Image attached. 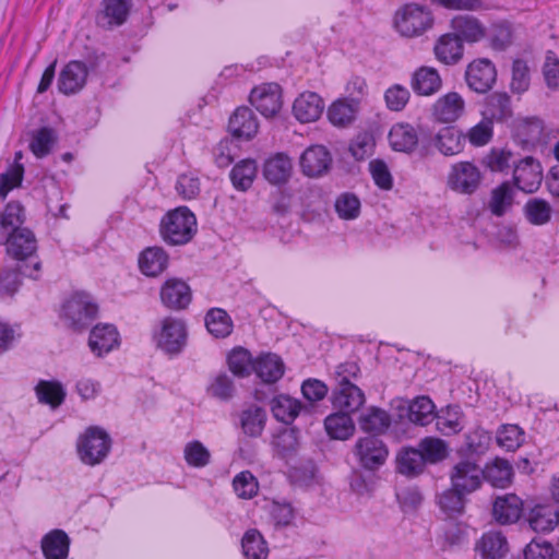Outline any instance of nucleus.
<instances>
[{"instance_id":"1","label":"nucleus","mask_w":559,"mask_h":559,"mask_svg":"<svg viewBox=\"0 0 559 559\" xmlns=\"http://www.w3.org/2000/svg\"><path fill=\"white\" fill-rule=\"evenodd\" d=\"M197 217L187 206L168 211L160 221L159 233L165 242L186 245L197 233Z\"/></svg>"},{"instance_id":"2","label":"nucleus","mask_w":559,"mask_h":559,"mask_svg":"<svg viewBox=\"0 0 559 559\" xmlns=\"http://www.w3.org/2000/svg\"><path fill=\"white\" fill-rule=\"evenodd\" d=\"M435 17L431 10L423 4L406 3L399 8L394 15L396 32L407 38L424 35L432 28Z\"/></svg>"},{"instance_id":"3","label":"nucleus","mask_w":559,"mask_h":559,"mask_svg":"<svg viewBox=\"0 0 559 559\" xmlns=\"http://www.w3.org/2000/svg\"><path fill=\"white\" fill-rule=\"evenodd\" d=\"M112 445L109 433L99 426H90L78 438L76 452L81 462L95 466L105 461Z\"/></svg>"},{"instance_id":"4","label":"nucleus","mask_w":559,"mask_h":559,"mask_svg":"<svg viewBox=\"0 0 559 559\" xmlns=\"http://www.w3.org/2000/svg\"><path fill=\"white\" fill-rule=\"evenodd\" d=\"M98 314V305L84 292L73 293L62 305L60 317L74 331L85 329Z\"/></svg>"},{"instance_id":"5","label":"nucleus","mask_w":559,"mask_h":559,"mask_svg":"<svg viewBox=\"0 0 559 559\" xmlns=\"http://www.w3.org/2000/svg\"><path fill=\"white\" fill-rule=\"evenodd\" d=\"M0 245L5 246L7 254L19 262L27 260L39 261L37 258L38 243L35 234L29 228H22L13 233L2 234L0 230Z\"/></svg>"},{"instance_id":"6","label":"nucleus","mask_w":559,"mask_h":559,"mask_svg":"<svg viewBox=\"0 0 559 559\" xmlns=\"http://www.w3.org/2000/svg\"><path fill=\"white\" fill-rule=\"evenodd\" d=\"M353 454L364 469L376 472L385 464L389 449L379 437L366 436L356 440Z\"/></svg>"},{"instance_id":"7","label":"nucleus","mask_w":559,"mask_h":559,"mask_svg":"<svg viewBox=\"0 0 559 559\" xmlns=\"http://www.w3.org/2000/svg\"><path fill=\"white\" fill-rule=\"evenodd\" d=\"M450 484L466 495H471L483 485L481 466L472 457L461 459L449 472Z\"/></svg>"},{"instance_id":"8","label":"nucleus","mask_w":559,"mask_h":559,"mask_svg":"<svg viewBox=\"0 0 559 559\" xmlns=\"http://www.w3.org/2000/svg\"><path fill=\"white\" fill-rule=\"evenodd\" d=\"M481 173L472 162H457L451 166L447 186L462 194H473L481 182Z\"/></svg>"},{"instance_id":"9","label":"nucleus","mask_w":559,"mask_h":559,"mask_svg":"<svg viewBox=\"0 0 559 559\" xmlns=\"http://www.w3.org/2000/svg\"><path fill=\"white\" fill-rule=\"evenodd\" d=\"M249 100L262 116L274 117L283 105L282 87L277 83H262L252 88Z\"/></svg>"},{"instance_id":"10","label":"nucleus","mask_w":559,"mask_h":559,"mask_svg":"<svg viewBox=\"0 0 559 559\" xmlns=\"http://www.w3.org/2000/svg\"><path fill=\"white\" fill-rule=\"evenodd\" d=\"M331 403L335 409L356 413L366 402L364 391L350 380H338L331 391Z\"/></svg>"},{"instance_id":"11","label":"nucleus","mask_w":559,"mask_h":559,"mask_svg":"<svg viewBox=\"0 0 559 559\" xmlns=\"http://www.w3.org/2000/svg\"><path fill=\"white\" fill-rule=\"evenodd\" d=\"M159 349H182L187 345L188 330L183 320L166 317L160 329L154 334Z\"/></svg>"},{"instance_id":"12","label":"nucleus","mask_w":559,"mask_h":559,"mask_svg":"<svg viewBox=\"0 0 559 559\" xmlns=\"http://www.w3.org/2000/svg\"><path fill=\"white\" fill-rule=\"evenodd\" d=\"M465 80L471 90L476 93H486L491 90L497 80L496 67L487 58L476 59L467 66Z\"/></svg>"},{"instance_id":"13","label":"nucleus","mask_w":559,"mask_h":559,"mask_svg":"<svg viewBox=\"0 0 559 559\" xmlns=\"http://www.w3.org/2000/svg\"><path fill=\"white\" fill-rule=\"evenodd\" d=\"M542 180L543 170L536 158L526 156L514 165L513 182L523 192L533 193L537 191Z\"/></svg>"},{"instance_id":"14","label":"nucleus","mask_w":559,"mask_h":559,"mask_svg":"<svg viewBox=\"0 0 559 559\" xmlns=\"http://www.w3.org/2000/svg\"><path fill=\"white\" fill-rule=\"evenodd\" d=\"M465 112V100L457 92L440 96L431 107L435 121L449 124L457 121Z\"/></svg>"},{"instance_id":"15","label":"nucleus","mask_w":559,"mask_h":559,"mask_svg":"<svg viewBox=\"0 0 559 559\" xmlns=\"http://www.w3.org/2000/svg\"><path fill=\"white\" fill-rule=\"evenodd\" d=\"M159 297L166 308L170 310H183L191 304L192 292L185 281L170 277L162 285Z\"/></svg>"},{"instance_id":"16","label":"nucleus","mask_w":559,"mask_h":559,"mask_svg":"<svg viewBox=\"0 0 559 559\" xmlns=\"http://www.w3.org/2000/svg\"><path fill=\"white\" fill-rule=\"evenodd\" d=\"M524 515V501L515 493H504L496 497L492 503V518L500 525L519 522Z\"/></svg>"},{"instance_id":"17","label":"nucleus","mask_w":559,"mask_h":559,"mask_svg":"<svg viewBox=\"0 0 559 559\" xmlns=\"http://www.w3.org/2000/svg\"><path fill=\"white\" fill-rule=\"evenodd\" d=\"M332 163L329 150L323 145H311L300 156V168L307 177H320L325 174Z\"/></svg>"},{"instance_id":"18","label":"nucleus","mask_w":559,"mask_h":559,"mask_svg":"<svg viewBox=\"0 0 559 559\" xmlns=\"http://www.w3.org/2000/svg\"><path fill=\"white\" fill-rule=\"evenodd\" d=\"M468 495L450 485L449 488L436 495L435 502L440 513L447 520H456L465 513Z\"/></svg>"},{"instance_id":"19","label":"nucleus","mask_w":559,"mask_h":559,"mask_svg":"<svg viewBox=\"0 0 559 559\" xmlns=\"http://www.w3.org/2000/svg\"><path fill=\"white\" fill-rule=\"evenodd\" d=\"M88 70L84 62L72 60L61 70L58 78V90L64 95L80 92L86 84Z\"/></svg>"},{"instance_id":"20","label":"nucleus","mask_w":559,"mask_h":559,"mask_svg":"<svg viewBox=\"0 0 559 559\" xmlns=\"http://www.w3.org/2000/svg\"><path fill=\"white\" fill-rule=\"evenodd\" d=\"M450 26L463 43L475 44L486 38V26L474 15L457 14L452 17Z\"/></svg>"},{"instance_id":"21","label":"nucleus","mask_w":559,"mask_h":559,"mask_svg":"<svg viewBox=\"0 0 559 559\" xmlns=\"http://www.w3.org/2000/svg\"><path fill=\"white\" fill-rule=\"evenodd\" d=\"M131 0H102L100 10L96 15L97 24L111 28L122 25L130 13Z\"/></svg>"},{"instance_id":"22","label":"nucleus","mask_w":559,"mask_h":559,"mask_svg":"<svg viewBox=\"0 0 559 559\" xmlns=\"http://www.w3.org/2000/svg\"><path fill=\"white\" fill-rule=\"evenodd\" d=\"M293 162L285 153H276L265 159L263 176L273 186H282L288 182L293 175Z\"/></svg>"},{"instance_id":"23","label":"nucleus","mask_w":559,"mask_h":559,"mask_svg":"<svg viewBox=\"0 0 559 559\" xmlns=\"http://www.w3.org/2000/svg\"><path fill=\"white\" fill-rule=\"evenodd\" d=\"M324 109L321 96L314 92L301 93L293 104V112L296 119L302 123L318 120Z\"/></svg>"},{"instance_id":"24","label":"nucleus","mask_w":559,"mask_h":559,"mask_svg":"<svg viewBox=\"0 0 559 559\" xmlns=\"http://www.w3.org/2000/svg\"><path fill=\"white\" fill-rule=\"evenodd\" d=\"M299 432L297 427L278 429L271 440L273 455L284 461L296 455L299 448Z\"/></svg>"},{"instance_id":"25","label":"nucleus","mask_w":559,"mask_h":559,"mask_svg":"<svg viewBox=\"0 0 559 559\" xmlns=\"http://www.w3.org/2000/svg\"><path fill=\"white\" fill-rule=\"evenodd\" d=\"M433 52L439 62L447 66L456 64L463 58V41L454 33L443 34L436 41Z\"/></svg>"},{"instance_id":"26","label":"nucleus","mask_w":559,"mask_h":559,"mask_svg":"<svg viewBox=\"0 0 559 559\" xmlns=\"http://www.w3.org/2000/svg\"><path fill=\"white\" fill-rule=\"evenodd\" d=\"M228 129L234 138L250 140L258 133L259 124L250 108L238 107L229 118Z\"/></svg>"},{"instance_id":"27","label":"nucleus","mask_w":559,"mask_h":559,"mask_svg":"<svg viewBox=\"0 0 559 559\" xmlns=\"http://www.w3.org/2000/svg\"><path fill=\"white\" fill-rule=\"evenodd\" d=\"M442 86V79L437 69L423 66L414 71L411 79V87L416 95L431 96L438 93Z\"/></svg>"},{"instance_id":"28","label":"nucleus","mask_w":559,"mask_h":559,"mask_svg":"<svg viewBox=\"0 0 559 559\" xmlns=\"http://www.w3.org/2000/svg\"><path fill=\"white\" fill-rule=\"evenodd\" d=\"M70 543V537L63 530L55 528L43 536L40 548L45 559H67Z\"/></svg>"},{"instance_id":"29","label":"nucleus","mask_w":559,"mask_h":559,"mask_svg":"<svg viewBox=\"0 0 559 559\" xmlns=\"http://www.w3.org/2000/svg\"><path fill=\"white\" fill-rule=\"evenodd\" d=\"M138 262L142 274L156 277L167 269L169 257L160 247H148L140 253Z\"/></svg>"},{"instance_id":"30","label":"nucleus","mask_w":559,"mask_h":559,"mask_svg":"<svg viewBox=\"0 0 559 559\" xmlns=\"http://www.w3.org/2000/svg\"><path fill=\"white\" fill-rule=\"evenodd\" d=\"M324 429L331 439L345 441L354 436L356 427L350 413L337 409L324 418Z\"/></svg>"},{"instance_id":"31","label":"nucleus","mask_w":559,"mask_h":559,"mask_svg":"<svg viewBox=\"0 0 559 559\" xmlns=\"http://www.w3.org/2000/svg\"><path fill=\"white\" fill-rule=\"evenodd\" d=\"M40 271V261H35L31 266L26 265L24 270L12 269L4 271L0 276V295L12 297L19 290V287L22 283V274L33 280H37L39 277Z\"/></svg>"},{"instance_id":"32","label":"nucleus","mask_w":559,"mask_h":559,"mask_svg":"<svg viewBox=\"0 0 559 559\" xmlns=\"http://www.w3.org/2000/svg\"><path fill=\"white\" fill-rule=\"evenodd\" d=\"M483 480L495 488H507L512 483L513 467L509 461L496 457L481 467Z\"/></svg>"},{"instance_id":"33","label":"nucleus","mask_w":559,"mask_h":559,"mask_svg":"<svg viewBox=\"0 0 559 559\" xmlns=\"http://www.w3.org/2000/svg\"><path fill=\"white\" fill-rule=\"evenodd\" d=\"M389 142L394 151L411 153L418 145L417 130L407 122L395 123L389 132Z\"/></svg>"},{"instance_id":"34","label":"nucleus","mask_w":559,"mask_h":559,"mask_svg":"<svg viewBox=\"0 0 559 559\" xmlns=\"http://www.w3.org/2000/svg\"><path fill=\"white\" fill-rule=\"evenodd\" d=\"M121 344V336L112 323H98L90 332L91 349H116Z\"/></svg>"},{"instance_id":"35","label":"nucleus","mask_w":559,"mask_h":559,"mask_svg":"<svg viewBox=\"0 0 559 559\" xmlns=\"http://www.w3.org/2000/svg\"><path fill=\"white\" fill-rule=\"evenodd\" d=\"M284 371L282 358L272 352H266L255 359L252 372L265 383H275L283 377Z\"/></svg>"},{"instance_id":"36","label":"nucleus","mask_w":559,"mask_h":559,"mask_svg":"<svg viewBox=\"0 0 559 559\" xmlns=\"http://www.w3.org/2000/svg\"><path fill=\"white\" fill-rule=\"evenodd\" d=\"M531 530L536 533H549L558 526L557 510L550 506L536 504L525 515Z\"/></svg>"},{"instance_id":"37","label":"nucleus","mask_w":559,"mask_h":559,"mask_svg":"<svg viewBox=\"0 0 559 559\" xmlns=\"http://www.w3.org/2000/svg\"><path fill=\"white\" fill-rule=\"evenodd\" d=\"M466 136L454 127H444L435 136V145L444 156H453L463 152Z\"/></svg>"},{"instance_id":"38","label":"nucleus","mask_w":559,"mask_h":559,"mask_svg":"<svg viewBox=\"0 0 559 559\" xmlns=\"http://www.w3.org/2000/svg\"><path fill=\"white\" fill-rule=\"evenodd\" d=\"M390 414L378 406L369 407L365 413H361L358 418L359 428L364 432L377 436L384 433L391 426Z\"/></svg>"},{"instance_id":"39","label":"nucleus","mask_w":559,"mask_h":559,"mask_svg":"<svg viewBox=\"0 0 559 559\" xmlns=\"http://www.w3.org/2000/svg\"><path fill=\"white\" fill-rule=\"evenodd\" d=\"M475 549L480 552L484 559H502L506 557L509 547L502 533L490 531L483 534Z\"/></svg>"},{"instance_id":"40","label":"nucleus","mask_w":559,"mask_h":559,"mask_svg":"<svg viewBox=\"0 0 559 559\" xmlns=\"http://www.w3.org/2000/svg\"><path fill=\"white\" fill-rule=\"evenodd\" d=\"M513 203V188L509 181H503L491 190L487 207L493 216L501 217L512 209Z\"/></svg>"},{"instance_id":"41","label":"nucleus","mask_w":559,"mask_h":559,"mask_svg":"<svg viewBox=\"0 0 559 559\" xmlns=\"http://www.w3.org/2000/svg\"><path fill=\"white\" fill-rule=\"evenodd\" d=\"M302 404L287 394H280L271 401L273 416L285 425H290L300 414Z\"/></svg>"},{"instance_id":"42","label":"nucleus","mask_w":559,"mask_h":559,"mask_svg":"<svg viewBox=\"0 0 559 559\" xmlns=\"http://www.w3.org/2000/svg\"><path fill=\"white\" fill-rule=\"evenodd\" d=\"M258 165L252 158L239 160L230 170L229 178L233 187L238 191L249 190L257 177Z\"/></svg>"},{"instance_id":"43","label":"nucleus","mask_w":559,"mask_h":559,"mask_svg":"<svg viewBox=\"0 0 559 559\" xmlns=\"http://www.w3.org/2000/svg\"><path fill=\"white\" fill-rule=\"evenodd\" d=\"M425 462L420 451L416 448L404 447L396 455V471L397 473L414 477L423 473Z\"/></svg>"},{"instance_id":"44","label":"nucleus","mask_w":559,"mask_h":559,"mask_svg":"<svg viewBox=\"0 0 559 559\" xmlns=\"http://www.w3.org/2000/svg\"><path fill=\"white\" fill-rule=\"evenodd\" d=\"M205 326L216 338L229 336L234 329L230 316L222 308H212L205 314Z\"/></svg>"},{"instance_id":"45","label":"nucleus","mask_w":559,"mask_h":559,"mask_svg":"<svg viewBox=\"0 0 559 559\" xmlns=\"http://www.w3.org/2000/svg\"><path fill=\"white\" fill-rule=\"evenodd\" d=\"M358 105L347 98L333 102L328 109L329 121L335 127H347L355 120Z\"/></svg>"},{"instance_id":"46","label":"nucleus","mask_w":559,"mask_h":559,"mask_svg":"<svg viewBox=\"0 0 559 559\" xmlns=\"http://www.w3.org/2000/svg\"><path fill=\"white\" fill-rule=\"evenodd\" d=\"M407 418L419 426L429 425L435 418V405L428 396H418L407 407Z\"/></svg>"},{"instance_id":"47","label":"nucleus","mask_w":559,"mask_h":559,"mask_svg":"<svg viewBox=\"0 0 559 559\" xmlns=\"http://www.w3.org/2000/svg\"><path fill=\"white\" fill-rule=\"evenodd\" d=\"M241 428L243 432L252 438L260 437L266 421V412L264 408L252 405L242 411L240 416Z\"/></svg>"},{"instance_id":"48","label":"nucleus","mask_w":559,"mask_h":559,"mask_svg":"<svg viewBox=\"0 0 559 559\" xmlns=\"http://www.w3.org/2000/svg\"><path fill=\"white\" fill-rule=\"evenodd\" d=\"M242 554L247 559H266L267 544L262 534L255 530H248L241 539Z\"/></svg>"},{"instance_id":"49","label":"nucleus","mask_w":559,"mask_h":559,"mask_svg":"<svg viewBox=\"0 0 559 559\" xmlns=\"http://www.w3.org/2000/svg\"><path fill=\"white\" fill-rule=\"evenodd\" d=\"M24 222L25 210L19 201H11L7 203L3 211L0 213V230L2 234L22 229Z\"/></svg>"},{"instance_id":"50","label":"nucleus","mask_w":559,"mask_h":559,"mask_svg":"<svg viewBox=\"0 0 559 559\" xmlns=\"http://www.w3.org/2000/svg\"><path fill=\"white\" fill-rule=\"evenodd\" d=\"M35 391L38 401L43 404L50 405L52 408L60 406L66 399V391L58 381L40 380Z\"/></svg>"},{"instance_id":"51","label":"nucleus","mask_w":559,"mask_h":559,"mask_svg":"<svg viewBox=\"0 0 559 559\" xmlns=\"http://www.w3.org/2000/svg\"><path fill=\"white\" fill-rule=\"evenodd\" d=\"M425 464H436L443 461L448 454V444L444 440L433 437H426L420 440L418 448Z\"/></svg>"},{"instance_id":"52","label":"nucleus","mask_w":559,"mask_h":559,"mask_svg":"<svg viewBox=\"0 0 559 559\" xmlns=\"http://www.w3.org/2000/svg\"><path fill=\"white\" fill-rule=\"evenodd\" d=\"M491 435L478 427L465 435L464 445L459 453H465L469 456L484 454L490 444Z\"/></svg>"},{"instance_id":"53","label":"nucleus","mask_w":559,"mask_h":559,"mask_svg":"<svg viewBox=\"0 0 559 559\" xmlns=\"http://www.w3.org/2000/svg\"><path fill=\"white\" fill-rule=\"evenodd\" d=\"M489 46L496 51H504L513 43V29L509 22L499 21L491 24L489 36Z\"/></svg>"},{"instance_id":"54","label":"nucleus","mask_w":559,"mask_h":559,"mask_svg":"<svg viewBox=\"0 0 559 559\" xmlns=\"http://www.w3.org/2000/svg\"><path fill=\"white\" fill-rule=\"evenodd\" d=\"M462 412L460 406H447L442 415L436 416V426L443 435L457 433L462 430Z\"/></svg>"},{"instance_id":"55","label":"nucleus","mask_w":559,"mask_h":559,"mask_svg":"<svg viewBox=\"0 0 559 559\" xmlns=\"http://www.w3.org/2000/svg\"><path fill=\"white\" fill-rule=\"evenodd\" d=\"M486 109L492 120H503L511 116V98L507 93H493L488 96Z\"/></svg>"},{"instance_id":"56","label":"nucleus","mask_w":559,"mask_h":559,"mask_svg":"<svg viewBox=\"0 0 559 559\" xmlns=\"http://www.w3.org/2000/svg\"><path fill=\"white\" fill-rule=\"evenodd\" d=\"M524 214L531 224L542 226L550 221L551 207L543 199H532L524 205Z\"/></svg>"},{"instance_id":"57","label":"nucleus","mask_w":559,"mask_h":559,"mask_svg":"<svg viewBox=\"0 0 559 559\" xmlns=\"http://www.w3.org/2000/svg\"><path fill=\"white\" fill-rule=\"evenodd\" d=\"M227 364L235 376L245 378L252 373L255 359L252 358L251 352H228Z\"/></svg>"},{"instance_id":"58","label":"nucleus","mask_w":559,"mask_h":559,"mask_svg":"<svg viewBox=\"0 0 559 559\" xmlns=\"http://www.w3.org/2000/svg\"><path fill=\"white\" fill-rule=\"evenodd\" d=\"M55 141L56 136L52 129L43 127L33 134L29 150L37 158H43L50 153Z\"/></svg>"},{"instance_id":"59","label":"nucleus","mask_w":559,"mask_h":559,"mask_svg":"<svg viewBox=\"0 0 559 559\" xmlns=\"http://www.w3.org/2000/svg\"><path fill=\"white\" fill-rule=\"evenodd\" d=\"M523 436L524 432L518 425L506 424L498 429L496 440L507 451H515L523 443Z\"/></svg>"},{"instance_id":"60","label":"nucleus","mask_w":559,"mask_h":559,"mask_svg":"<svg viewBox=\"0 0 559 559\" xmlns=\"http://www.w3.org/2000/svg\"><path fill=\"white\" fill-rule=\"evenodd\" d=\"M466 140L472 146L481 147L487 145L493 136V122L487 117L468 129L464 133Z\"/></svg>"},{"instance_id":"61","label":"nucleus","mask_w":559,"mask_h":559,"mask_svg":"<svg viewBox=\"0 0 559 559\" xmlns=\"http://www.w3.org/2000/svg\"><path fill=\"white\" fill-rule=\"evenodd\" d=\"M24 166L22 163H13L7 171L0 175V199L3 201L8 194L22 185Z\"/></svg>"},{"instance_id":"62","label":"nucleus","mask_w":559,"mask_h":559,"mask_svg":"<svg viewBox=\"0 0 559 559\" xmlns=\"http://www.w3.org/2000/svg\"><path fill=\"white\" fill-rule=\"evenodd\" d=\"M186 463L195 468L206 466L211 461L210 451L199 440L190 441L186 444L183 450Z\"/></svg>"},{"instance_id":"63","label":"nucleus","mask_w":559,"mask_h":559,"mask_svg":"<svg viewBox=\"0 0 559 559\" xmlns=\"http://www.w3.org/2000/svg\"><path fill=\"white\" fill-rule=\"evenodd\" d=\"M512 156L510 150L492 147L485 155L483 165L492 173H503L509 169Z\"/></svg>"},{"instance_id":"64","label":"nucleus","mask_w":559,"mask_h":559,"mask_svg":"<svg viewBox=\"0 0 559 559\" xmlns=\"http://www.w3.org/2000/svg\"><path fill=\"white\" fill-rule=\"evenodd\" d=\"M542 73L548 88L559 90V57L555 51H546Z\"/></svg>"}]
</instances>
